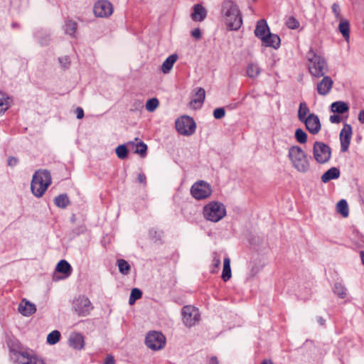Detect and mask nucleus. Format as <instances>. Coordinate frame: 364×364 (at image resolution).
Masks as SVG:
<instances>
[{
  "instance_id": "nucleus-27",
  "label": "nucleus",
  "mask_w": 364,
  "mask_h": 364,
  "mask_svg": "<svg viewBox=\"0 0 364 364\" xmlns=\"http://www.w3.org/2000/svg\"><path fill=\"white\" fill-rule=\"evenodd\" d=\"M77 28V23L72 19H66L64 26L65 33L70 36H75Z\"/></svg>"
},
{
  "instance_id": "nucleus-7",
  "label": "nucleus",
  "mask_w": 364,
  "mask_h": 364,
  "mask_svg": "<svg viewBox=\"0 0 364 364\" xmlns=\"http://www.w3.org/2000/svg\"><path fill=\"white\" fill-rule=\"evenodd\" d=\"M313 155L318 164L327 163L331 157V149L323 142L315 141L313 146Z\"/></svg>"
},
{
  "instance_id": "nucleus-43",
  "label": "nucleus",
  "mask_w": 364,
  "mask_h": 364,
  "mask_svg": "<svg viewBox=\"0 0 364 364\" xmlns=\"http://www.w3.org/2000/svg\"><path fill=\"white\" fill-rule=\"evenodd\" d=\"M259 73V69L257 65L250 64L247 68V74L250 77L254 78Z\"/></svg>"
},
{
  "instance_id": "nucleus-30",
  "label": "nucleus",
  "mask_w": 364,
  "mask_h": 364,
  "mask_svg": "<svg viewBox=\"0 0 364 364\" xmlns=\"http://www.w3.org/2000/svg\"><path fill=\"white\" fill-rule=\"evenodd\" d=\"M309 112V108L308 107L305 102H302L299 104L298 110V118L301 122L306 120L307 117L306 114Z\"/></svg>"
},
{
  "instance_id": "nucleus-49",
  "label": "nucleus",
  "mask_w": 364,
  "mask_h": 364,
  "mask_svg": "<svg viewBox=\"0 0 364 364\" xmlns=\"http://www.w3.org/2000/svg\"><path fill=\"white\" fill-rule=\"evenodd\" d=\"M58 61L65 69L68 68L70 65V60L68 56H63L58 58Z\"/></svg>"
},
{
  "instance_id": "nucleus-14",
  "label": "nucleus",
  "mask_w": 364,
  "mask_h": 364,
  "mask_svg": "<svg viewBox=\"0 0 364 364\" xmlns=\"http://www.w3.org/2000/svg\"><path fill=\"white\" fill-rule=\"evenodd\" d=\"M303 122L306 129L312 134H316L321 130V124L320 119L314 113L309 114L306 119L304 120Z\"/></svg>"
},
{
  "instance_id": "nucleus-40",
  "label": "nucleus",
  "mask_w": 364,
  "mask_h": 364,
  "mask_svg": "<svg viewBox=\"0 0 364 364\" xmlns=\"http://www.w3.org/2000/svg\"><path fill=\"white\" fill-rule=\"evenodd\" d=\"M128 149L125 144L119 145L115 149V153L120 159H126L128 156Z\"/></svg>"
},
{
  "instance_id": "nucleus-19",
  "label": "nucleus",
  "mask_w": 364,
  "mask_h": 364,
  "mask_svg": "<svg viewBox=\"0 0 364 364\" xmlns=\"http://www.w3.org/2000/svg\"><path fill=\"white\" fill-rule=\"evenodd\" d=\"M266 47H272L277 49L280 46L281 40L278 35L269 32L267 36L262 41Z\"/></svg>"
},
{
  "instance_id": "nucleus-44",
  "label": "nucleus",
  "mask_w": 364,
  "mask_h": 364,
  "mask_svg": "<svg viewBox=\"0 0 364 364\" xmlns=\"http://www.w3.org/2000/svg\"><path fill=\"white\" fill-rule=\"evenodd\" d=\"M197 98L194 99L192 102L195 103H203L205 97V91L202 87H198L196 92Z\"/></svg>"
},
{
  "instance_id": "nucleus-34",
  "label": "nucleus",
  "mask_w": 364,
  "mask_h": 364,
  "mask_svg": "<svg viewBox=\"0 0 364 364\" xmlns=\"http://www.w3.org/2000/svg\"><path fill=\"white\" fill-rule=\"evenodd\" d=\"M8 96L0 91V114L4 113L9 107Z\"/></svg>"
},
{
  "instance_id": "nucleus-3",
  "label": "nucleus",
  "mask_w": 364,
  "mask_h": 364,
  "mask_svg": "<svg viewBox=\"0 0 364 364\" xmlns=\"http://www.w3.org/2000/svg\"><path fill=\"white\" fill-rule=\"evenodd\" d=\"M309 61L308 68L309 73L316 77L324 76L328 71V63L326 59L318 55L312 48L306 53Z\"/></svg>"
},
{
  "instance_id": "nucleus-55",
  "label": "nucleus",
  "mask_w": 364,
  "mask_h": 364,
  "mask_svg": "<svg viewBox=\"0 0 364 364\" xmlns=\"http://www.w3.org/2000/svg\"><path fill=\"white\" fill-rule=\"evenodd\" d=\"M138 181L141 183L146 184V177L144 173H141L138 174L137 176Z\"/></svg>"
},
{
  "instance_id": "nucleus-46",
  "label": "nucleus",
  "mask_w": 364,
  "mask_h": 364,
  "mask_svg": "<svg viewBox=\"0 0 364 364\" xmlns=\"http://www.w3.org/2000/svg\"><path fill=\"white\" fill-rule=\"evenodd\" d=\"M225 115V110L223 107H218L213 111V117L216 119H220Z\"/></svg>"
},
{
  "instance_id": "nucleus-26",
  "label": "nucleus",
  "mask_w": 364,
  "mask_h": 364,
  "mask_svg": "<svg viewBox=\"0 0 364 364\" xmlns=\"http://www.w3.org/2000/svg\"><path fill=\"white\" fill-rule=\"evenodd\" d=\"M231 277L230 259L229 257H225L223 260V269L221 277L224 282H228Z\"/></svg>"
},
{
  "instance_id": "nucleus-48",
  "label": "nucleus",
  "mask_w": 364,
  "mask_h": 364,
  "mask_svg": "<svg viewBox=\"0 0 364 364\" xmlns=\"http://www.w3.org/2000/svg\"><path fill=\"white\" fill-rule=\"evenodd\" d=\"M149 235L151 239L155 240V241H158L161 240V232H159L156 230L152 228L149 230Z\"/></svg>"
},
{
  "instance_id": "nucleus-16",
  "label": "nucleus",
  "mask_w": 364,
  "mask_h": 364,
  "mask_svg": "<svg viewBox=\"0 0 364 364\" xmlns=\"http://www.w3.org/2000/svg\"><path fill=\"white\" fill-rule=\"evenodd\" d=\"M269 32H270V31L266 20H259L257 22L255 29V36L262 41L267 36V34H269Z\"/></svg>"
},
{
  "instance_id": "nucleus-5",
  "label": "nucleus",
  "mask_w": 364,
  "mask_h": 364,
  "mask_svg": "<svg viewBox=\"0 0 364 364\" xmlns=\"http://www.w3.org/2000/svg\"><path fill=\"white\" fill-rule=\"evenodd\" d=\"M226 215L225 205L218 201H212L204 206L203 216L211 222L217 223Z\"/></svg>"
},
{
  "instance_id": "nucleus-8",
  "label": "nucleus",
  "mask_w": 364,
  "mask_h": 364,
  "mask_svg": "<svg viewBox=\"0 0 364 364\" xmlns=\"http://www.w3.org/2000/svg\"><path fill=\"white\" fill-rule=\"evenodd\" d=\"M145 343L149 348L159 350L165 346L166 338L159 331H150L145 338Z\"/></svg>"
},
{
  "instance_id": "nucleus-4",
  "label": "nucleus",
  "mask_w": 364,
  "mask_h": 364,
  "mask_svg": "<svg viewBox=\"0 0 364 364\" xmlns=\"http://www.w3.org/2000/svg\"><path fill=\"white\" fill-rule=\"evenodd\" d=\"M288 156L297 171L304 173L310 169L307 154L299 146H291L289 149Z\"/></svg>"
},
{
  "instance_id": "nucleus-33",
  "label": "nucleus",
  "mask_w": 364,
  "mask_h": 364,
  "mask_svg": "<svg viewBox=\"0 0 364 364\" xmlns=\"http://www.w3.org/2000/svg\"><path fill=\"white\" fill-rule=\"evenodd\" d=\"M337 211L343 217L348 215V205L346 200L342 199L337 203Z\"/></svg>"
},
{
  "instance_id": "nucleus-50",
  "label": "nucleus",
  "mask_w": 364,
  "mask_h": 364,
  "mask_svg": "<svg viewBox=\"0 0 364 364\" xmlns=\"http://www.w3.org/2000/svg\"><path fill=\"white\" fill-rule=\"evenodd\" d=\"M18 163V159L14 156H9L7 160V164L9 166L14 167Z\"/></svg>"
},
{
  "instance_id": "nucleus-18",
  "label": "nucleus",
  "mask_w": 364,
  "mask_h": 364,
  "mask_svg": "<svg viewBox=\"0 0 364 364\" xmlns=\"http://www.w3.org/2000/svg\"><path fill=\"white\" fill-rule=\"evenodd\" d=\"M68 342L70 346L76 350H81L85 345L84 338L80 333L70 334Z\"/></svg>"
},
{
  "instance_id": "nucleus-2",
  "label": "nucleus",
  "mask_w": 364,
  "mask_h": 364,
  "mask_svg": "<svg viewBox=\"0 0 364 364\" xmlns=\"http://www.w3.org/2000/svg\"><path fill=\"white\" fill-rule=\"evenodd\" d=\"M52 178L50 172L46 169L36 171L32 178L31 190L37 198H41L49 186L51 184Z\"/></svg>"
},
{
  "instance_id": "nucleus-42",
  "label": "nucleus",
  "mask_w": 364,
  "mask_h": 364,
  "mask_svg": "<svg viewBox=\"0 0 364 364\" xmlns=\"http://www.w3.org/2000/svg\"><path fill=\"white\" fill-rule=\"evenodd\" d=\"M220 257L218 254V252H215L213 253V268L211 269V273L218 272V269L220 265Z\"/></svg>"
},
{
  "instance_id": "nucleus-61",
  "label": "nucleus",
  "mask_w": 364,
  "mask_h": 364,
  "mask_svg": "<svg viewBox=\"0 0 364 364\" xmlns=\"http://www.w3.org/2000/svg\"><path fill=\"white\" fill-rule=\"evenodd\" d=\"M11 27L13 28H18L19 27V24L17 22H13L11 23Z\"/></svg>"
},
{
  "instance_id": "nucleus-21",
  "label": "nucleus",
  "mask_w": 364,
  "mask_h": 364,
  "mask_svg": "<svg viewBox=\"0 0 364 364\" xmlns=\"http://www.w3.org/2000/svg\"><path fill=\"white\" fill-rule=\"evenodd\" d=\"M349 108L348 104L343 101H336L331 105V111L338 114L348 112Z\"/></svg>"
},
{
  "instance_id": "nucleus-51",
  "label": "nucleus",
  "mask_w": 364,
  "mask_h": 364,
  "mask_svg": "<svg viewBox=\"0 0 364 364\" xmlns=\"http://www.w3.org/2000/svg\"><path fill=\"white\" fill-rule=\"evenodd\" d=\"M329 120L333 124H338L341 122L342 118L338 114H333L330 116Z\"/></svg>"
},
{
  "instance_id": "nucleus-28",
  "label": "nucleus",
  "mask_w": 364,
  "mask_h": 364,
  "mask_svg": "<svg viewBox=\"0 0 364 364\" xmlns=\"http://www.w3.org/2000/svg\"><path fill=\"white\" fill-rule=\"evenodd\" d=\"M338 30L343 36V38L348 41L350 37V24L348 21H341L338 25Z\"/></svg>"
},
{
  "instance_id": "nucleus-57",
  "label": "nucleus",
  "mask_w": 364,
  "mask_h": 364,
  "mask_svg": "<svg viewBox=\"0 0 364 364\" xmlns=\"http://www.w3.org/2000/svg\"><path fill=\"white\" fill-rule=\"evenodd\" d=\"M208 364H219V360L216 356H212L209 359Z\"/></svg>"
},
{
  "instance_id": "nucleus-6",
  "label": "nucleus",
  "mask_w": 364,
  "mask_h": 364,
  "mask_svg": "<svg viewBox=\"0 0 364 364\" xmlns=\"http://www.w3.org/2000/svg\"><path fill=\"white\" fill-rule=\"evenodd\" d=\"M177 132L184 136H191L196 129L194 119L189 116L183 115L178 118L175 122Z\"/></svg>"
},
{
  "instance_id": "nucleus-53",
  "label": "nucleus",
  "mask_w": 364,
  "mask_h": 364,
  "mask_svg": "<svg viewBox=\"0 0 364 364\" xmlns=\"http://www.w3.org/2000/svg\"><path fill=\"white\" fill-rule=\"evenodd\" d=\"M103 364H115V359L114 356L110 354L107 355Z\"/></svg>"
},
{
  "instance_id": "nucleus-24",
  "label": "nucleus",
  "mask_w": 364,
  "mask_h": 364,
  "mask_svg": "<svg viewBox=\"0 0 364 364\" xmlns=\"http://www.w3.org/2000/svg\"><path fill=\"white\" fill-rule=\"evenodd\" d=\"M55 270L60 273L64 274L65 277H69L72 273V267L69 264L68 262H67L65 259H61L58 264L55 267Z\"/></svg>"
},
{
  "instance_id": "nucleus-36",
  "label": "nucleus",
  "mask_w": 364,
  "mask_h": 364,
  "mask_svg": "<svg viewBox=\"0 0 364 364\" xmlns=\"http://www.w3.org/2000/svg\"><path fill=\"white\" fill-rule=\"evenodd\" d=\"M142 296V291L138 288H134L131 291L129 299V304L133 305L136 300L141 299Z\"/></svg>"
},
{
  "instance_id": "nucleus-20",
  "label": "nucleus",
  "mask_w": 364,
  "mask_h": 364,
  "mask_svg": "<svg viewBox=\"0 0 364 364\" xmlns=\"http://www.w3.org/2000/svg\"><path fill=\"white\" fill-rule=\"evenodd\" d=\"M193 9L191 18L194 21H202L206 18L207 11L201 4H195Z\"/></svg>"
},
{
  "instance_id": "nucleus-13",
  "label": "nucleus",
  "mask_w": 364,
  "mask_h": 364,
  "mask_svg": "<svg viewBox=\"0 0 364 364\" xmlns=\"http://www.w3.org/2000/svg\"><path fill=\"white\" fill-rule=\"evenodd\" d=\"M351 136L352 127L350 124L346 123L340 132L341 151L342 152L348 151Z\"/></svg>"
},
{
  "instance_id": "nucleus-15",
  "label": "nucleus",
  "mask_w": 364,
  "mask_h": 364,
  "mask_svg": "<svg viewBox=\"0 0 364 364\" xmlns=\"http://www.w3.org/2000/svg\"><path fill=\"white\" fill-rule=\"evenodd\" d=\"M323 79L317 84L316 90L320 95H326L331 91L333 82L329 76H323Z\"/></svg>"
},
{
  "instance_id": "nucleus-45",
  "label": "nucleus",
  "mask_w": 364,
  "mask_h": 364,
  "mask_svg": "<svg viewBox=\"0 0 364 364\" xmlns=\"http://www.w3.org/2000/svg\"><path fill=\"white\" fill-rule=\"evenodd\" d=\"M286 25L289 28L296 29L299 27V22L295 17L289 16L287 20Z\"/></svg>"
},
{
  "instance_id": "nucleus-58",
  "label": "nucleus",
  "mask_w": 364,
  "mask_h": 364,
  "mask_svg": "<svg viewBox=\"0 0 364 364\" xmlns=\"http://www.w3.org/2000/svg\"><path fill=\"white\" fill-rule=\"evenodd\" d=\"M316 320H317V322L318 323V324L320 326H323L325 325V323H326V320L323 317H321V316H318L316 318Z\"/></svg>"
},
{
  "instance_id": "nucleus-32",
  "label": "nucleus",
  "mask_w": 364,
  "mask_h": 364,
  "mask_svg": "<svg viewBox=\"0 0 364 364\" xmlns=\"http://www.w3.org/2000/svg\"><path fill=\"white\" fill-rule=\"evenodd\" d=\"M117 264L119 267V271L121 274L124 275H127L129 273L131 267L125 259H117Z\"/></svg>"
},
{
  "instance_id": "nucleus-17",
  "label": "nucleus",
  "mask_w": 364,
  "mask_h": 364,
  "mask_svg": "<svg viewBox=\"0 0 364 364\" xmlns=\"http://www.w3.org/2000/svg\"><path fill=\"white\" fill-rule=\"evenodd\" d=\"M18 311L25 316H31L36 311V305L26 299H23L18 305Z\"/></svg>"
},
{
  "instance_id": "nucleus-56",
  "label": "nucleus",
  "mask_w": 364,
  "mask_h": 364,
  "mask_svg": "<svg viewBox=\"0 0 364 364\" xmlns=\"http://www.w3.org/2000/svg\"><path fill=\"white\" fill-rule=\"evenodd\" d=\"M358 118L361 124H364V109H361L360 111Z\"/></svg>"
},
{
  "instance_id": "nucleus-1",
  "label": "nucleus",
  "mask_w": 364,
  "mask_h": 364,
  "mask_svg": "<svg viewBox=\"0 0 364 364\" xmlns=\"http://www.w3.org/2000/svg\"><path fill=\"white\" fill-rule=\"evenodd\" d=\"M220 14L229 31H237L242 25V17L237 4L232 0H223Z\"/></svg>"
},
{
  "instance_id": "nucleus-47",
  "label": "nucleus",
  "mask_w": 364,
  "mask_h": 364,
  "mask_svg": "<svg viewBox=\"0 0 364 364\" xmlns=\"http://www.w3.org/2000/svg\"><path fill=\"white\" fill-rule=\"evenodd\" d=\"M331 9L336 18L341 19L342 16L339 4L338 3H333Z\"/></svg>"
},
{
  "instance_id": "nucleus-38",
  "label": "nucleus",
  "mask_w": 364,
  "mask_h": 364,
  "mask_svg": "<svg viewBox=\"0 0 364 364\" xmlns=\"http://www.w3.org/2000/svg\"><path fill=\"white\" fill-rule=\"evenodd\" d=\"M147 145L144 142L140 141L136 144L134 153L139 154L141 158H144L147 154Z\"/></svg>"
},
{
  "instance_id": "nucleus-12",
  "label": "nucleus",
  "mask_w": 364,
  "mask_h": 364,
  "mask_svg": "<svg viewBox=\"0 0 364 364\" xmlns=\"http://www.w3.org/2000/svg\"><path fill=\"white\" fill-rule=\"evenodd\" d=\"M93 12L97 17H108L113 13V6L107 0H100L95 4Z\"/></svg>"
},
{
  "instance_id": "nucleus-11",
  "label": "nucleus",
  "mask_w": 364,
  "mask_h": 364,
  "mask_svg": "<svg viewBox=\"0 0 364 364\" xmlns=\"http://www.w3.org/2000/svg\"><path fill=\"white\" fill-rule=\"evenodd\" d=\"M73 308L79 316H87L93 306L90 299L85 296H80L73 302Z\"/></svg>"
},
{
  "instance_id": "nucleus-22",
  "label": "nucleus",
  "mask_w": 364,
  "mask_h": 364,
  "mask_svg": "<svg viewBox=\"0 0 364 364\" xmlns=\"http://www.w3.org/2000/svg\"><path fill=\"white\" fill-rule=\"evenodd\" d=\"M341 174L340 170L336 167H332L327 170L321 176L323 183H328L331 180L337 179Z\"/></svg>"
},
{
  "instance_id": "nucleus-52",
  "label": "nucleus",
  "mask_w": 364,
  "mask_h": 364,
  "mask_svg": "<svg viewBox=\"0 0 364 364\" xmlns=\"http://www.w3.org/2000/svg\"><path fill=\"white\" fill-rule=\"evenodd\" d=\"M191 36L198 40L201 38V31L199 28H196L191 31Z\"/></svg>"
},
{
  "instance_id": "nucleus-41",
  "label": "nucleus",
  "mask_w": 364,
  "mask_h": 364,
  "mask_svg": "<svg viewBox=\"0 0 364 364\" xmlns=\"http://www.w3.org/2000/svg\"><path fill=\"white\" fill-rule=\"evenodd\" d=\"M159 100L156 97L151 98L146 103V109L149 112H154L159 106Z\"/></svg>"
},
{
  "instance_id": "nucleus-54",
  "label": "nucleus",
  "mask_w": 364,
  "mask_h": 364,
  "mask_svg": "<svg viewBox=\"0 0 364 364\" xmlns=\"http://www.w3.org/2000/svg\"><path fill=\"white\" fill-rule=\"evenodd\" d=\"M75 113L77 119H80L84 117V111L81 107H77L75 109Z\"/></svg>"
},
{
  "instance_id": "nucleus-39",
  "label": "nucleus",
  "mask_w": 364,
  "mask_h": 364,
  "mask_svg": "<svg viewBox=\"0 0 364 364\" xmlns=\"http://www.w3.org/2000/svg\"><path fill=\"white\" fill-rule=\"evenodd\" d=\"M294 136L300 144H305L307 141V134L301 128L296 129Z\"/></svg>"
},
{
  "instance_id": "nucleus-9",
  "label": "nucleus",
  "mask_w": 364,
  "mask_h": 364,
  "mask_svg": "<svg viewBox=\"0 0 364 364\" xmlns=\"http://www.w3.org/2000/svg\"><path fill=\"white\" fill-rule=\"evenodd\" d=\"M191 193L196 200H203L211 195L212 188L208 183L204 181H199L193 184L191 188Z\"/></svg>"
},
{
  "instance_id": "nucleus-25",
  "label": "nucleus",
  "mask_w": 364,
  "mask_h": 364,
  "mask_svg": "<svg viewBox=\"0 0 364 364\" xmlns=\"http://www.w3.org/2000/svg\"><path fill=\"white\" fill-rule=\"evenodd\" d=\"M54 204L60 208H65L70 204V199L67 193H62L54 198Z\"/></svg>"
},
{
  "instance_id": "nucleus-23",
  "label": "nucleus",
  "mask_w": 364,
  "mask_h": 364,
  "mask_svg": "<svg viewBox=\"0 0 364 364\" xmlns=\"http://www.w3.org/2000/svg\"><path fill=\"white\" fill-rule=\"evenodd\" d=\"M178 59V55L176 54H172L169 55L162 63L161 70L164 74L168 73L172 69L173 64Z\"/></svg>"
},
{
  "instance_id": "nucleus-29",
  "label": "nucleus",
  "mask_w": 364,
  "mask_h": 364,
  "mask_svg": "<svg viewBox=\"0 0 364 364\" xmlns=\"http://www.w3.org/2000/svg\"><path fill=\"white\" fill-rule=\"evenodd\" d=\"M346 288L340 282H336L333 287V291L339 298L344 299L346 296Z\"/></svg>"
},
{
  "instance_id": "nucleus-59",
  "label": "nucleus",
  "mask_w": 364,
  "mask_h": 364,
  "mask_svg": "<svg viewBox=\"0 0 364 364\" xmlns=\"http://www.w3.org/2000/svg\"><path fill=\"white\" fill-rule=\"evenodd\" d=\"M360 256L362 261L363 264L364 265V251L360 252Z\"/></svg>"
},
{
  "instance_id": "nucleus-35",
  "label": "nucleus",
  "mask_w": 364,
  "mask_h": 364,
  "mask_svg": "<svg viewBox=\"0 0 364 364\" xmlns=\"http://www.w3.org/2000/svg\"><path fill=\"white\" fill-rule=\"evenodd\" d=\"M21 355L26 358V361L23 362V364H44L42 359L38 358L35 355H29L28 353H21Z\"/></svg>"
},
{
  "instance_id": "nucleus-10",
  "label": "nucleus",
  "mask_w": 364,
  "mask_h": 364,
  "mask_svg": "<svg viewBox=\"0 0 364 364\" xmlns=\"http://www.w3.org/2000/svg\"><path fill=\"white\" fill-rule=\"evenodd\" d=\"M183 321L186 327L191 328L196 325L200 318L199 311L193 306H185L181 311Z\"/></svg>"
},
{
  "instance_id": "nucleus-37",
  "label": "nucleus",
  "mask_w": 364,
  "mask_h": 364,
  "mask_svg": "<svg viewBox=\"0 0 364 364\" xmlns=\"http://www.w3.org/2000/svg\"><path fill=\"white\" fill-rule=\"evenodd\" d=\"M60 338V333L57 330H54L48 335L47 343L50 345H55L59 341Z\"/></svg>"
},
{
  "instance_id": "nucleus-31",
  "label": "nucleus",
  "mask_w": 364,
  "mask_h": 364,
  "mask_svg": "<svg viewBox=\"0 0 364 364\" xmlns=\"http://www.w3.org/2000/svg\"><path fill=\"white\" fill-rule=\"evenodd\" d=\"M7 345L11 351L18 353L22 348L21 343L16 338H10L7 341Z\"/></svg>"
},
{
  "instance_id": "nucleus-60",
  "label": "nucleus",
  "mask_w": 364,
  "mask_h": 364,
  "mask_svg": "<svg viewBox=\"0 0 364 364\" xmlns=\"http://www.w3.org/2000/svg\"><path fill=\"white\" fill-rule=\"evenodd\" d=\"M261 364H273V363L272 362V360H264Z\"/></svg>"
}]
</instances>
